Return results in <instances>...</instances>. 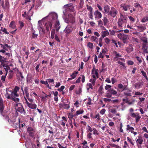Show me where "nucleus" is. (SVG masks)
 Instances as JSON below:
<instances>
[{
    "label": "nucleus",
    "mask_w": 148,
    "mask_h": 148,
    "mask_svg": "<svg viewBox=\"0 0 148 148\" xmlns=\"http://www.w3.org/2000/svg\"><path fill=\"white\" fill-rule=\"evenodd\" d=\"M103 89V88L102 86H101L98 89V92L99 93L101 94H102L103 92H102V90Z\"/></svg>",
    "instance_id": "nucleus-60"
},
{
    "label": "nucleus",
    "mask_w": 148,
    "mask_h": 148,
    "mask_svg": "<svg viewBox=\"0 0 148 148\" xmlns=\"http://www.w3.org/2000/svg\"><path fill=\"white\" fill-rule=\"evenodd\" d=\"M94 15L95 18H100L102 17V14L101 12L98 10H97L95 12Z\"/></svg>",
    "instance_id": "nucleus-22"
},
{
    "label": "nucleus",
    "mask_w": 148,
    "mask_h": 148,
    "mask_svg": "<svg viewBox=\"0 0 148 148\" xmlns=\"http://www.w3.org/2000/svg\"><path fill=\"white\" fill-rule=\"evenodd\" d=\"M103 29L105 31H102L101 32V36L103 38L108 36L109 35V33L108 31L104 27H103Z\"/></svg>",
    "instance_id": "nucleus-21"
},
{
    "label": "nucleus",
    "mask_w": 148,
    "mask_h": 148,
    "mask_svg": "<svg viewBox=\"0 0 148 148\" xmlns=\"http://www.w3.org/2000/svg\"><path fill=\"white\" fill-rule=\"evenodd\" d=\"M33 78L32 76H29L27 77V82L28 83H32L33 81Z\"/></svg>",
    "instance_id": "nucleus-32"
},
{
    "label": "nucleus",
    "mask_w": 148,
    "mask_h": 148,
    "mask_svg": "<svg viewBox=\"0 0 148 148\" xmlns=\"http://www.w3.org/2000/svg\"><path fill=\"white\" fill-rule=\"evenodd\" d=\"M108 91L111 94V95L112 94L115 95L117 94V92L116 90H114L112 88H110L108 90Z\"/></svg>",
    "instance_id": "nucleus-35"
},
{
    "label": "nucleus",
    "mask_w": 148,
    "mask_h": 148,
    "mask_svg": "<svg viewBox=\"0 0 148 148\" xmlns=\"http://www.w3.org/2000/svg\"><path fill=\"white\" fill-rule=\"evenodd\" d=\"M140 40L143 42L142 50L144 53H148V38L145 37H142Z\"/></svg>",
    "instance_id": "nucleus-1"
},
{
    "label": "nucleus",
    "mask_w": 148,
    "mask_h": 148,
    "mask_svg": "<svg viewBox=\"0 0 148 148\" xmlns=\"http://www.w3.org/2000/svg\"><path fill=\"white\" fill-rule=\"evenodd\" d=\"M143 84V82L136 83L134 85L135 88L138 89L141 88Z\"/></svg>",
    "instance_id": "nucleus-16"
},
{
    "label": "nucleus",
    "mask_w": 148,
    "mask_h": 148,
    "mask_svg": "<svg viewBox=\"0 0 148 148\" xmlns=\"http://www.w3.org/2000/svg\"><path fill=\"white\" fill-rule=\"evenodd\" d=\"M93 134L94 135H98L99 134V133L97 131V130L95 128H94L93 129Z\"/></svg>",
    "instance_id": "nucleus-49"
},
{
    "label": "nucleus",
    "mask_w": 148,
    "mask_h": 148,
    "mask_svg": "<svg viewBox=\"0 0 148 148\" xmlns=\"http://www.w3.org/2000/svg\"><path fill=\"white\" fill-rule=\"evenodd\" d=\"M75 114H72L70 113L68 115V118H69L70 120H71V119H73L74 116L77 115H75Z\"/></svg>",
    "instance_id": "nucleus-44"
},
{
    "label": "nucleus",
    "mask_w": 148,
    "mask_h": 148,
    "mask_svg": "<svg viewBox=\"0 0 148 148\" xmlns=\"http://www.w3.org/2000/svg\"><path fill=\"white\" fill-rule=\"evenodd\" d=\"M18 23L20 24V29H21L22 27L24 26V23L22 21H18Z\"/></svg>",
    "instance_id": "nucleus-51"
},
{
    "label": "nucleus",
    "mask_w": 148,
    "mask_h": 148,
    "mask_svg": "<svg viewBox=\"0 0 148 148\" xmlns=\"http://www.w3.org/2000/svg\"><path fill=\"white\" fill-rule=\"evenodd\" d=\"M125 50L128 53H130L131 52L133 51L134 50V48L133 47L132 45L130 44L128 47L126 48Z\"/></svg>",
    "instance_id": "nucleus-18"
},
{
    "label": "nucleus",
    "mask_w": 148,
    "mask_h": 148,
    "mask_svg": "<svg viewBox=\"0 0 148 148\" xmlns=\"http://www.w3.org/2000/svg\"><path fill=\"white\" fill-rule=\"evenodd\" d=\"M123 30H120L119 31H114V30H109V31L110 32V34L111 35L115 36V33H117V32H123Z\"/></svg>",
    "instance_id": "nucleus-31"
},
{
    "label": "nucleus",
    "mask_w": 148,
    "mask_h": 148,
    "mask_svg": "<svg viewBox=\"0 0 148 148\" xmlns=\"http://www.w3.org/2000/svg\"><path fill=\"white\" fill-rule=\"evenodd\" d=\"M143 142V137L140 135L138 136V138L136 141V143L137 144V146L138 148H142L141 145L142 144Z\"/></svg>",
    "instance_id": "nucleus-9"
},
{
    "label": "nucleus",
    "mask_w": 148,
    "mask_h": 148,
    "mask_svg": "<svg viewBox=\"0 0 148 148\" xmlns=\"http://www.w3.org/2000/svg\"><path fill=\"white\" fill-rule=\"evenodd\" d=\"M24 98L25 101V103H26V99L28 100L30 102V103L33 102V100L32 99H31L29 97V95H28L24 97Z\"/></svg>",
    "instance_id": "nucleus-34"
},
{
    "label": "nucleus",
    "mask_w": 148,
    "mask_h": 148,
    "mask_svg": "<svg viewBox=\"0 0 148 148\" xmlns=\"http://www.w3.org/2000/svg\"><path fill=\"white\" fill-rule=\"evenodd\" d=\"M19 96V95L17 94V92H14L13 91L11 92V94H8L7 98L8 99H13L14 98L16 97H18Z\"/></svg>",
    "instance_id": "nucleus-13"
},
{
    "label": "nucleus",
    "mask_w": 148,
    "mask_h": 148,
    "mask_svg": "<svg viewBox=\"0 0 148 148\" xmlns=\"http://www.w3.org/2000/svg\"><path fill=\"white\" fill-rule=\"evenodd\" d=\"M4 107L3 100L1 99H0V112L1 115H3V114L5 113V112L3 111Z\"/></svg>",
    "instance_id": "nucleus-14"
},
{
    "label": "nucleus",
    "mask_w": 148,
    "mask_h": 148,
    "mask_svg": "<svg viewBox=\"0 0 148 148\" xmlns=\"http://www.w3.org/2000/svg\"><path fill=\"white\" fill-rule=\"evenodd\" d=\"M127 139L128 141L133 146H134V140L130 138L129 137H127Z\"/></svg>",
    "instance_id": "nucleus-42"
},
{
    "label": "nucleus",
    "mask_w": 148,
    "mask_h": 148,
    "mask_svg": "<svg viewBox=\"0 0 148 148\" xmlns=\"http://www.w3.org/2000/svg\"><path fill=\"white\" fill-rule=\"evenodd\" d=\"M137 27L138 31L140 32H143L146 29L145 26L142 24L138 25Z\"/></svg>",
    "instance_id": "nucleus-15"
},
{
    "label": "nucleus",
    "mask_w": 148,
    "mask_h": 148,
    "mask_svg": "<svg viewBox=\"0 0 148 148\" xmlns=\"http://www.w3.org/2000/svg\"><path fill=\"white\" fill-rule=\"evenodd\" d=\"M20 119H18V121L17 122H16V123H14L13 124L12 126L13 127V128L15 129H17L18 127H20Z\"/></svg>",
    "instance_id": "nucleus-29"
},
{
    "label": "nucleus",
    "mask_w": 148,
    "mask_h": 148,
    "mask_svg": "<svg viewBox=\"0 0 148 148\" xmlns=\"http://www.w3.org/2000/svg\"><path fill=\"white\" fill-rule=\"evenodd\" d=\"M125 90L124 92V94L126 97H130L131 96V93H130L132 92V90L129 89L127 87V89L126 90Z\"/></svg>",
    "instance_id": "nucleus-17"
},
{
    "label": "nucleus",
    "mask_w": 148,
    "mask_h": 148,
    "mask_svg": "<svg viewBox=\"0 0 148 148\" xmlns=\"http://www.w3.org/2000/svg\"><path fill=\"white\" fill-rule=\"evenodd\" d=\"M127 128L126 130L127 131L129 130L130 131H132L134 130V128L132 127H131L130 125H127Z\"/></svg>",
    "instance_id": "nucleus-39"
},
{
    "label": "nucleus",
    "mask_w": 148,
    "mask_h": 148,
    "mask_svg": "<svg viewBox=\"0 0 148 148\" xmlns=\"http://www.w3.org/2000/svg\"><path fill=\"white\" fill-rule=\"evenodd\" d=\"M32 38L34 39H36L38 36V34L35 31L33 30L32 31Z\"/></svg>",
    "instance_id": "nucleus-30"
},
{
    "label": "nucleus",
    "mask_w": 148,
    "mask_h": 148,
    "mask_svg": "<svg viewBox=\"0 0 148 148\" xmlns=\"http://www.w3.org/2000/svg\"><path fill=\"white\" fill-rule=\"evenodd\" d=\"M99 70L98 69H96L95 67H93L92 70V74L93 75H95V76H96L97 78H99V74H98Z\"/></svg>",
    "instance_id": "nucleus-20"
},
{
    "label": "nucleus",
    "mask_w": 148,
    "mask_h": 148,
    "mask_svg": "<svg viewBox=\"0 0 148 148\" xmlns=\"http://www.w3.org/2000/svg\"><path fill=\"white\" fill-rule=\"evenodd\" d=\"M114 53L115 54V58H117L118 57H121L122 56L119 54V53H117L116 51L114 52Z\"/></svg>",
    "instance_id": "nucleus-61"
},
{
    "label": "nucleus",
    "mask_w": 148,
    "mask_h": 148,
    "mask_svg": "<svg viewBox=\"0 0 148 148\" xmlns=\"http://www.w3.org/2000/svg\"><path fill=\"white\" fill-rule=\"evenodd\" d=\"M148 21V17L146 16L141 18V21L142 23H145Z\"/></svg>",
    "instance_id": "nucleus-41"
},
{
    "label": "nucleus",
    "mask_w": 148,
    "mask_h": 148,
    "mask_svg": "<svg viewBox=\"0 0 148 148\" xmlns=\"http://www.w3.org/2000/svg\"><path fill=\"white\" fill-rule=\"evenodd\" d=\"M66 11L73 12L74 11V6L72 3H70L64 5L63 7Z\"/></svg>",
    "instance_id": "nucleus-5"
},
{
    "label": "nucleus",
    "mask_w": 148,
    "mask_h": 148,
    "mask_svg": "<svg viewBox=\"0 0 148 148\" xmlns=\"http://www.w3.org/2000/svg\"><path fill=\"white\" fill-rule=\"evenodd\" d=\"M73 28L72 26L68 25L65 29L66 32L67 34H69L72 31Z\"/></svg>",
    "instance_id": "nucleus-26"
},
{
    "label": "nucleus",
    "mask_w": 148,
    "mask_h": 148,
    "mask_svg": "<svg viewBox=\"0 0 148 148\" xmlns=\"http://www.w3.org/2000/svg\"><path fill=\"white\" fill-rule=\"evenodd\" d=\"M26 103L27 104V106L31 109H35L37 107V105L36 104L33 103V102L29 103L26 99Z\"/></svg>",
    "instance_id": "nucleus-12"
},
{
    "label": "nucleus",
    "mask_w": 148,
    "mask_h": 148,
    "mask_svg": "<svg viewBox=\"0 0 148 148\" xmlns=\"http://www.w3.org/2000/svg\"><path fill=\"white\" fill-rule=\"evenodd\" d=\"M56 22V23L55 24V27L56 31L58 32L60 27V24L59 21H57Z\"/></svg>",
    "instance_id": "nucleus-27"
},
{
    "label": "nucleus",
    "mask_w": 148,
    "mask_h": 148,
    "mask_svg": "<svg viewBox=\"0 0 148 148\" xmlns=\"http://www.w3.org/2000/svg\"><path fill=\"white\" fill-rule=\"evenodd\" d=\"M86 129L88 132H92L93 130V129H92L91 127L89 125H88L87 128Z\"/></svg>",
    "instance_id": "nucleus-56"
},
{
    "label": "nucleus",
    "mask_w": 148,
    "mask_h": 148,
    "mask_svg": "<svg viewBox=\"0 0 148 148\" xmlns=\"http://www.w3.org/2000/svg\"><path fill=\"white\" fill-rule=\"evenodd\" d=\"M104 40L105 41L106 43L107 44H109L110 41V40L107 37L105 38L104 39Z\"/></svg>",
    "instance_id": "nucleus-50"
},
{
    "label": "nucleus",
    "mask_w": 148,
    "mask_h": 148,
    "mask_svg": "<svg viewBox=\"0 0 148 148\" xmlns=\"http://www.w3.org/2000/svg\"><path fill=\"white\" fill-rule=\"evenodd\" d=\"M78 73V71H74L70 76L72 77V79H74L76 77L77 74Z\"/></svg>",
    "instance_id": "nucleus-38"
},
{
    "label": "nucleus",
    "mask_w": 148,
    "mask_h": 148,
    "mask_svg": "<svg viewBox=\"0 0 148 148\" xmlns=\"http://www.w3.org/2000/svg\"><path fill=\"white\" fill-rule=\"evenodd\" d=\"M131 116L133 118H136V122H138L140 119L141 117L139 115V114L137 112L133 113L131 114Z\"/></svg>",
    "instance_id": "nucleus-11"
},
{
    "label": "nucleus",
    "mask_w": 148,
    "mask_h": 148,
    "mask_svg": "<svg viewBox=\"0 0 148 148\" xmlns=\"http://www.w3.org/2000/svg\"><path fill=\"white\" fill-rule=\"evenodd\" d=\"M27 131L29 136L32 138L34 137L35 133L36 132V130L34 128L29 127L27 128Z\"/></svg>",
    "instance_id": "nucleus-7"
},
{
    "label": "nucleus",
    "mask_w": 148,
    "mask_h": 148,
    "mask_svg": "<svg viewBox=\"0 0 148 148\" xmlns=\"http://www.w3.org/2000/svg\"><path fill=\"white\" fill-rule=\"evenodd\" d=\"M87 9L89 11V12H92L93 9L90 6H88V5H87Z\"/></svg>",
    "instance_id": "nucleus-58"
},
{
    "label": "nucleus",
    "mask_w": 148,
    "mask_h": 148,
    "mask_svg": "<svg viewBox=\"0 0 148 148\" xmlns=\"http://www.w3.org/2000/svg\"><path fill=\"white\" fill-rule=\"evenodd\" d=\"M9 27L13 29H14L15 28L16 25L14 21H12L11 22L9 25Z\"/></svg>",
    "instance_id": "nucleus-37"
},
{
    "label": "nucleus",
    "mask_w": 148,
    "mask_h": 148,
    "mask_svg": "<svg viewBox=\"0 0 148 148\" xmlns=\"http://www.w3.org/2000/svg\"><path fill=\"white\" fill-rule=\"evenodd\" d=\"M45 26L46 28L47 34H49L52 27V22H47L45 23Z\"/></svg>",
    "instance_id": "nucleus-8"
},
{
    "label": "nucleus",
    "mask_w": 148,
    "mask_h": 148,
    "mask_svg": "<svg viewBox=\"0 0 148 148\" xmlns=\"http://www.w3.org/2000/svg\"><path fill=\"white\" fill-rule=\"evenodd\" d=\"M84 112L83 110H77L76 111L75 115L82 114Z\"/></svg>",
    "instance_id": "nucleus-52"
},
{
    "label": "nucleus",
    "mask_w": 148,
    "mask_h": 148,
    "mask_svg": "<svg viewBox=\"0 0 148 148\" xmlns=\"http://www.w3.org/2000/svg\"><path fill=\"white\" fill-rule=\"evenodd\" d=\"M87 46L89 48L91 49H92L93 48V45L92 43L91 42H89L88 43Z\"/></svg>",
    "instance_id": "nucleus-48"
},
{
    "label": "nucleus",
    "mask_w": 148,
    "mask_h": 148,
    "mask_svg": "<svg viewBox=\"0 0 148 148\" xmlns=\"http://www.w3.org/2000/svg\"><path fill=\"white\" fill-rule=\"evenodd\" d=\"M109 145L112 147H114L117 148H120V147L118 145H116L113 143H110Z\"/></svg>",
    "instance_id": "nucleus-57"
},
{
    "label": "nucleus",
    "mask_w": 148,
    "mask_h": 148,
    "mask_svg": "<svg viewBox=\"0 0 148 148\" xmlns=\"http://www.w3.org/2000/svg\"><path fill=\"white\" fill-rule=\"evenodd\" d=\"M3 117H4L5 119L9 123H12V120L10 119L9 116L6 114H3V115H1Z\"/></svg>",
    "instance_id": "nucleus-28"
},
{
    "label": "nucleus",
    "mask_w": 148,
    "mask_h": 148,
    "mask_svg": "<svg viewBox=\"0 0 148 148\" xmlns=\"http://www.w3.org/2000/svg\"><path fill=\"white\" fill-rule=\"evenodd\" d=\"M110 9V6L109 5H105L103 7V13H109Z\"/></svg>",
    "instance_id": "nucleus-25"
},
{
    "label": "nucleus",
    "mask_w": 148,
    "mask_h": 148,
    "mask_svg": "<svg viewBox=\"0 0 148 148\" xmlns=\"http://www.w3.org/2000/svg\"><path fill=\"white\" fill-rule=\"evenodd\" d=\"M89 18L91 19H93V18L92 16V12H89L88 14Z\"/></svg>",
    "instance_id": "nucleus-59"
},
{
    "label": "nucleus",
    "mask_w": 148,
    "mask_h": 148,
    "mask_svg": "<svg viewBox=\"0 0 148 148\" xmlns=\"http://www.w3.org/2000/svg\"><path fill=\"white\" fill-rule=\"evenodd\" d=\"M118 87L119 88L121 89L122 91L124 90H126L127 89V86L124 85L123 86L122 84H118Z\"/></svg>",
    "instance_id": "nucleus-24"
},
{
    "label": "nucleus",
    "mask_w": 148,
    "mask_h": 148,
    "mask_svg": "<svg viewBox=\"0 0 148 148\" xmlns=\"http://www.w3.org/2000/svg\"><path fill=\"white\" fill-rule=\"evenodd\" d=\"M127 18L125 15H120V18L118 19L117 22L118 25L120 29L123 28V24L127 23Z\"/></svg>",
    "instance_id": "nucleus-2"
},
{
    "label": "nucleus",
    "mask_w": 148,
    "mask_h": 148,
    "mask_svg": "<svg viewBox=\"0 0 148 148\" xmlns=\"http://www.w3.org/2000/svg\"><path fill=\"white\" fill-rule=\"evenodd\" d=\"M15 108H17V110L19 112H20V113H25V111L24 109L23 106L21 103H16L15 106Z\"/></svg>",
    "instance_id": "nucleus-6"
},
{
    "label": "nucleus",
    "mask_w": 148,
    "mask_h": 148,
    "mask_svg": "<svg viewBox=\"0 0 148 148\" xmlns=\"http://www.w3.org/2000/svg\"><path fill=\"white\" fill-rule=\"evenodd\" d=\"M24 93L25 92V96L29 95V93L28 92L29 87L27 86H25L24 88Z\"/></svg>",
    "instance_id": "nucleus-36"
},
{
    "label": "nucleus",
    "mask_w": 148,
    "mask_h": 148,
    "mask_svg": "<svg viewBox=\"0 0 148 148\" xmlns=\"http://www.w3.org/2000/svg\"><path fill=\"white\" fill-rule=\"evenodd\" d=\"M141 72L143 76L145 78V79L147 80L148 78L147 77L146 73L143 70L141 71Z\"/></svg>",
    "instance_id": "nucleus-45"
},
{
    "label": "nucleus",
    "mask_w": 148,
    "mask_h": 148,
    "mask_svg": "<svg viewBox=\"0 0 148 148\" xmlns=\"http://www.w3.org/2000/svg\"><path fill=\"white\" fill-rule=\"evenodd\" d=\"M123 147V148H129V146L126 141L124 142V145Z\"/></svg>",
    "instance_id": "nucleus-55"
},
{
    "label": "nucleus",
    "mask_w": 148,
    "mask_h": 148,
    "mask_svg": "<svg viewBox=\"0 0 148 148\" xmlns=\"http://www.w3.org/2000/svg\"><path fill=\"white\" fill-rule=\"evenodd\" d=\"M38 29L39 32V33L40 34H45V31L44 29L42 28V27L40 25L38 27Z\"/></svg>",
    "instance_id": "nucleus-33"
},
{
    "label": "nucleus",
    "mask_w": 148,
    "mask_h": 148,
    "mask_svg": "<svg viewBox=\"0 0 148 148\" xmlns=\"http://www.w3.org/2000/svg\"><path fill=\"white\" fill-rule=\"evenodd\" d=\"M7 59V58H5L4 57H3L0 55V62L5 61L6 62L5 60Z\"/></svg>",
    "instance_id": "nucleus-54"
},
{
    "label": "nucleus",
    "mask_w": 148,
    "mask_h": 148,
    "mask_svg": "<svg viewBox=\"0 0 148 148\" xmlns=\"http://www.w3.org/2000/svg\"><path fill=\"white\" fill-rule=\"evenodd\" d=\"M103 24L104 25H106L108 22V19L106 17H104L103 18Z\"/></svg>",
    "instance_id": "nucleus-47"
},
{
    "label": "nucleus",
    "mask_w": 148,
    "mask_h": 148,
    "mask_svg": "<svg viewBox=\"0 0 148 148\" xmlns=\"http://www.w3.org/2000/svg\"><path fill=\"white\" fill-rule=\"evenodd\" d=\"M59 107L60 108L68 109L70 108V106L68 104L60 103L59 105Z\"/></svg>",
    "instance_id": "nucleus-19"
},
{
    "label": "nucleus",
    "mask_w": 148,
    "mask_h": 148,
    "mask_svg": "<svg viewBox=\"0 0 148 148\" xmlns=\"http://www.w3.org/2000/svg\"><path fill=\"white\" fill-rule=\"evenodd\" d=\"M137 60L138 62V64H140L142 63V60L141 58H140L139 56H136L135 57Z\"/></svg>",
    "instance_id": "nucleus-46"
},
{
    "label": "nucleus",
    "mask_w": 148,
    "mask_h": 148,
    "mask_svg": "<svg viewBox=\"0 0 148 148\" xmlns=\"http://www.w3.org/2000/svg\"><path fill=\"white\" fill-rule=\"evenodd\" d=\"M105 96L107 97L110 98L111 97L112 95L109 92V93H106Z\"/></svg>",
    "instance_id": "nucleus-64"
},
{
    "label": "nucleus",
    "mask_w": 148,
    "mask_h": 148,
    "mask_svg": "<svg viewBox=\"0 0 148 148\" xmlns=\"http://www.w3.org/2000/svg\"><path fill=\"white\" fill-rule=\"evenodd\" d=\"M20 89L19 87L18 86H15L12 91L14 92H17Z\"/></svg>",
    "instance_id": "nucleus-53"
},
{
    "label": "nucleus",
    "mask_w": 148,
    "mask_h": 148,
    "mask_svg": "<svg viewBox=\"0 0 148 148\" xmlns=\"http://www.w3.org/2000/svg\"><path fill=\"white\" fill-rule=\"evenodd\" d=\"M92 134L91 132H89L87 135V137L89 139L92 138Z\"/></svg>",
    "instance_id": "nucleus-62"
},
{
    "label": "nucleus",
    "mask_w": 148,
    "mask_h": 148,
    "mask_svg": "<svg viewBox=\"0 0 148 148\" xmlns=\"http://www.w3.org/2000/svg\"><path fill=\"white\" fill-rule=\"evenodd\" d=\"M66 23H71L72 24L74 23L75 21V18L74 16L71 14H69L68 15V17L65 19Z\"/></svg>",
    "instance_id": "nucleus-4"
},
{
    "label": "nucleus",
    "mask_w": 148,
    "mask_h": 148,
    "mask_svg": "<svg viewBox=\"0 0 148 148\" xmlns=\"http://www.w3.org/2000/svg\"><path fill=\"white\" fill-rule=\"evenodd\" d=\"M87 90H88L89 89H91L92 90L93 89V87L91 83H88L86 85Z\"/></svg>",
    "instance_id": "nucleus-40"
},
{
    "label": "nucleus",
    "mask_w": 148,
    "mask_h": 148,
    "mask_svg": "<svg viewBox=\"0 0 148 148\" xmlns=\"http://www.w3.org/2000/svg\"><path fill=\"white\" fill-rule=\"evenodd\" d=\"M117 37L125 44L127 43V40L129 39L128 35L125 34L123 32L118 34Z\"/></svg>",
    "instance_id": "nucleus-3"
},
{
    "label": "nucleus",
    "mask_w": 148,
    "mask_h": 148,
    "mask_svg": "<svg viewBox=\"0 0 148 148\" xmlns=\"http://www.w3.org/2000/svg\"><path fill=\"white\" fill-rule=\"evenodd\" d=\"M51 15L52 18V21H56L58 20V15L56 13H53Z\"/></svg>",
    "instance_id": "nucleus-23"
},
{
    "label": "nucleus",
    "mask_w": 148,
    "mask_h": 148,
    "mask_svg": "<svg viewBox=\"0 0 148 148\" xmlns=\"http://www.w3.org/2000/svg\"><path fill=\"white\" fill-rule=\"evenodd\" d=\"M118 11L114 7H112L110 10L108 14L110 15L113 18L115 17L116 15L117 14Z\"/></svg>",
    "instance_id": "nucleus-10"
},
{
    "label": "nucleus",
    "mask_w": 148,
    "mask_h": 148,
    "mask_svg": "<svg viewBox=\"0 0 148 148\" xmlns=\"http://www.w3.org/2000/svg\"><path fill=\"white\" fill-rule=\"evenodd\" d=\"M65 87L64 86H62L60 88L58 89V90L60 92L62 91L64 88Z\"/></svg>",
    "instance_id": "nucleus-63"
},
{
    "label": "nucleus",
    "mask_w": 148,
    "mask_h": 148,
    "mask_svg": "<svg viewBox=\"0 0 148 148\" xmlns=\"http://www.w3.org/2000/svg\"><path fill=\"white\" fill-rule=\"evenodd\" d=\"M92 76L93 77V79H92V82L91 84H92L93 86H94L95 83V81L96 79V78L95 75H92Z\"/></svg>",
    "instance_id": "nucleus-43"
}]
</instances>
